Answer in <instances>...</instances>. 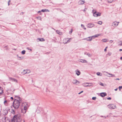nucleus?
<instances>
[{
    "label": "nucleus",
    "instance_id": "obj_22",
    "mask_svg": "<svg viewBox=\"0 0 122 122\" xmlns=\"http://www.w3.org/2000/svg\"><path fill=\"white\" fill-rule=\"evenodd\" d=\"M11 113L13 114H15V110H14L13 109H12L11 110Z\"/></svg>",
    "mask_w": 122,
    "mask_h": 122
},
{
    "label": "nucleus",
    "instance_id": "obj_49",
    "mask_svg": "<svg viewBox=\"0 0 122 122\" xmlns=\"http://www.w3.org/2000/svg\"><path fill=\"white\" fill-rule=\"evenodd\" d=\"M26 49L28 50H29L30 49L29 47H27Z\"/></svg>",
    "mask_w": 122,
    "mask_h": 122
},
{
    "label": "nucleus",
    "instance_id": "obj_31",
    "mask_svg": "<svg viewBox=\"0 0 122 122\" xmlns=\"http://www.w3.org/2000/svg\"><path fill=\"white\" fill-rule=\"evenodd\" d=\"M25 71H26L24 70H23V71L22 72V73L23 75L25 74H24V73H25Z\"/></svg>",
    "mask_w": 122,
    "mask_h": 122
},
{
    "label": "nucleus",
    "instance_id": "obj_37",
    "mask_svg": "<svg viewBox=\"0 0 122 122\" xmlns=\"http://www.w3.org/2000/svg\"><path fill=\"white\" fill-rule=\"evenodd\" d=\"M122 88V86H119V89L120 91L121 90V89Z\"/></svg>",
    "mask_w": 122,
    "mask_h": 122
},
{
    "label": "nucleus",
    "instance_id": "obj_18",
    "mask_svg": "<svg viewBox=\"0 0 122 122\" xmlns=\"http://www.w3.org/2000/svg\"><path fill=\"white\" fill-rule=\"evenodd\" d=\"M99 36V34H97L96 35H94V36H92V38H94L97 37H98Z\"/></svg>",
    "mask_w": 122,
    "mask_h": 122
},
{
    "label": "nucleus",
    "instance_id": "obj_33",
    "mask_svg": "<svg viewBox=\"0 0 122 122\" xmlns=\"http://www.w3.org/2000/svg\"><path fill=\"white\" fill-rule=\"evenodd\" d=\"M96 99V97H93L92 98V99L93 100H95Z\"/></svg>",
    "mask_w": 122,
    "mask_h": 122
},
{
    "label": "nucleus",
    "instance_id": "obj_60",
    "mask_svg": "<svg viewBox=\"0 0 122 122\" xmlns=\"http://www.w3.org/2000/svg\"><path fill=\"white\" fill-rule=\"evenodd\" d=\"M29 50L31 51H32V50L31 49H30Z\"/></svg>",
    "mask_w": 122,
    "mask_h": 122
},
{
    "label": "nucleus",
    "instance_id": "obj_38",
    "mask_svg": "<svg viewBox=\"0 0 122 122\" xmlns=\"http://www.w3.org/2000/svg\"><path fill=\"white\" fill-rule=\"evenodd\" d=\"M87 55L89 57L91 56V54H90L87 53Z\"/></svg>",
    "mask_w": 122,
    "mask_h": 122
},
{
    "label": "nucleus",
    "instance_id": "obj_9",
    "mask_svg": "<svg viewBox=\"0 0 122 122\" xmlns=\"http://www.w3.org/2000/svg\"><path fill=\"white\" fill-rule=\"evenodd\" d=\"M8 112L7 110H3V114L4 115H6L8 114Z\"/></svg>",
    "mask_w": 122,
    "mask_h": 122
},
{
    "label": "nucleus",
    "instance_id": "obj_42",
    "mask_svg": "<svg viewBox=\"0 0 122 122\" xmlns=\"http://www.w3.org/2000/svg\"><path fill=\"white\" fill-rule=\"evenodd\" d=\"M81 27H83H83H84V26L83 25H82V24H81Z\"/></svg>",
    "mask_w": 122,
    "mask_h": 122
},
{
    "label": "nucleus",
    "instance_id": "obj_43",
    "mask_svg": "<svg viewBox=\"0 0 122 122\" xmlns=\"http://www.w3.org/2000/svg\"><path fill=\"white\" fill-rule=\"evenodd\" d=\"M83 92V91H81V92H79L78 93V94H81V93Z\"/></svg>",
    "mask_w": 122,
    "mask_h": 122
},
{
    "label": "nucleus",
    "instance_id": "obj_32",
    "mask_svg": "<svg viewBox=\"0 0 122 122\" xmlns=\"http://www.w3.org/2000/svg\"><path fill=\"white\" fill-rule=\"evenodd\" d=\"M102 22L101 21H99L97 22V24H98L101 25L102 24Z\"/></svg>",
    "mask_w": 122,
    "mask_h": 122
},
{
    "label": "nucleus",
    "instance_id": "obj_6",
    "mask_svg": "<svg viewBox=\"0 0 122 122\" xmlns=\"http://www.w3.org/2000/svg\"><path fill=\"white\" fill-rule=\"evenodd\" d=\"M94 26V25L92 23H89L87 25V27L89 28H91L93 27Z\"/></svg>",
    "mask_w": 122,
    "mask_h": 122
},
{
    "label": "nucleus",
    "instance_id": "obj_11",
    "mask_svg": "<svg viewBox=\"0 0 122 122\" xmlns=\"http://www.w3.org/2000/svg\"><path fill=\"white\" fill-rule=\"evenodd\" d=\"M85 2L82 0H80L79 1L78 4L79 5H82L84 4Z\"/></svg>",
    "mask_w": 122,
    "mask_h": 122
},
{
    "label": "nucleus",
    "instance_id": "obj_24",
    "mask_svg": "<svg viewBox=\"0 0 122 122\" xmlns=\"http://www.w3.org/2000/svg\"><path fill=\"white\" fill-rule=\"evenodd\" d=\"M30 72V70H26V71H25V72L24 73V74L29 73Z\"/></svg>",
    "mask_w": 122,
    "mask_h": 122
},
{
    "label": "nucleus",
    "instance_id": "obj_2",
    "mask_svg": "<svg viewBox=\"0 0 122 122\" xmlns=\"http://www.w3.org/2000/svg\"><path fill=\"white\" fill-rule=\"evenodd\" d=\"M21 116L19 114L15 115L11 119V122H21Z\"/></svg>",
    "mask_w": 122,
    "mask_h": 122
},
{
    "label": "nucleus",
    "instance_id": "obj_55",
    "mask_svg": "<svg viewBox=\"0 0 122 122\" xmlns=\"http://www.w3.org/2000/svg\"><path fill=\"white\" fill-rule=\"evenodd\" d=\"M23 12H21V13H20V15L22 14H23Z\"/></svg>",
    "mask_w": 122,
    "mask_h": 122
},
{
    "label": "nucleus",
    "instance_id": "obj_53",
    "mask_svg": "<svg viewBox=\"0 0 122 122\" xmlns=\"http://www.w3.org/2000/svg\"><path fill=\"white\" fill-rule=\"evenodd\" d=\"M72 30L71 29V31H69V33H71L72 32Z\"/></svg>",
    "mask_w": 122,
    "mask_h": 122
},
{
    "label": "nucleus",
    "instance_id": "obj_15",
    "mask_svg": "<svg viewBox=\"0 0 122 122\" xmlns=\"http://www.w3.org/2000/svg\"><path fill=\"white\" fill-rule=\"evenodd\" d=\"M67 39H65L63 40V42L65 44H66L68 43Z\"/></svg>",
    "mask_w": 122,
    "mask_h": 122
},
{
    "label": "nucleus",
    "instance_id": "obj_28",
    "mask_svg": "<svg viewBox=\"0 0 122 122\" xmlns=\"http://www.w3.org/2000/svg\"><path fill=\"white\" fill-rule=\"evenodd\" d=\"M25 51L24 50L21 51V54H25Z\"/></svg>",
    "mask_w": 122,
    "mask_h": 122
},
{
    "label": "nucleus",
    "instance_id": "obj_16",
    "mask_svg": "<svg viewBox=\"0 0 122 122\" xmlns=\"http://www.w3.org/2000/svg\"><path fill=\"white\" fill-rule=\"evenodd\" d=\"M37 40H38V41H45V39L42 38H38L37 39Z\"/></svg>",
    "mask_w": 122,
    "mask_h": 122
},
{
    "label": "nucleus",
    "instance_id": "obj_35",
    "mask_svg": "<svg viewBox=\"0 0 122 122\" xmlns=\"http://www.w3.org/2000/svg\"><path fill=\"white\" fill-rule=\"evenodd\" d=\"M36 112H37V113H39L40 112V111L39 109H38L36 111Z\"/></svg>",
    "mask_w": 122,
    "mask_h": 122
},
{
    "label": "nucleus",
    "instance_id": "obj_36",
    "mask_svg": "<svg viewBox=\"0 0 122 122\" xmlns=\"http://www.w3.org/2000/svg\"><path fill=\"white\" fill-rule=\"evenodd\" d=\"M112 1V0H108V2L109 3H111Z\"/></svg>",
    "mask_w": 122,
    "mask_h": 122
},
{
    "label": "nucleus",
    "instance_id": "obj_10",
    "mask_svg": "<svg viewBox=\"0 0 122 122\" xmlns=\"http://www.w3.org/2000/svg\"><path fill=\"white\" fill-rule=\"evenodd\" d=\"M107 94L105 92H102L100 93V96L103 97L105 96H106Z\"/></svg>",
    "mask_w": 122,
    "mask_h": 122
},
{
    "label": "nucleus",
    "instance_id": "obj_39",
    "mask_svg": "<svg viewBox=\"0 0 122 122\" xmlns=\"http://www.w3.org/2000/svg\"><path fill=\"white\" fill-rule=\"evenodd\" d=\"M10 99L11 100H14V98L12 97H10Z\"/></svg>",
    "mask_w": 122,
    "mask_h": 122
},
{
    "label": "nucleus",
    "instance_id": "obj_52",
    "mask_svg": "<svg viewBox=\"0 0 122 122\" xmlns=\"http://www.w3.org/2000/svg\"><path fill=\"white\" fill-rule=\"evenodd\" d=\"M115 80H119L120 79L119 78H117V79H116Z\"/></svg>",
    "mask_w": 122,
    "mask_h": 122
},
{
    "label": "nucleus",
    "instance_id": "obj_25",
    "mask_svg": "<svg viewBox=\"0 0 122 122\" xmlns=\"http://www.w3.org/2000/svg\"><path fill=\"white\" fill-rule=\"evenodd\" d=\"M17 56L18 58H19V59H18L19 60H21L23 59V57H19L18 56V55H17Z\"/></svg>",
    "mask_w": 122,
    "mask_h": 122
},
{
    "label": "nucleus",
    "instance_id": "obj_17",
    "mask_svg": "<svg viewBox=\"0 0 122 122\" xmlns=\"http://www.w3.org/2000/svg\"><path fill=\"white\" fill-rule=\"evenodd\" d=\"M27 109V108L25 106L24 107V112H23V113H26V110Z\"/></svg>",
    "mask_w": 122,
    "mask_h": 122
},
{
    "label": "nucleus",
    "instance_id": "obj_63",
    "mask_svg": "<svg viewBox=\"0 0 122 122\" xmlns=\"http://www.w3.org/2000/svg\"><path fill=\"white\" fill-rule=\"evenodd\" d=\"M7 47V46H5V47Z\"/></svg>",
    "mask_w": 122,
    "mask_h": 122
},
{
    "label": "nucleus",
    "instance_id": "obj_62",
    "mask_svg": "<svg viewBox=\"0 0 122 122\" xmlns=\"http://www.w3.org/2000/svg\"><path fill=\"white\" fill-rule=\"evenodd\" d=\"M14 50H16V49H13Z\"/></svg>",
    "mask_w": 122,
    "mask_h": 122
},
{
    "label": "nucleus",
    "instance_id": "obj_64",
    "mask_svg": "<svg viewBox=\"0 0 122 122\" xmlns=\"http://www.w3.org/2000/svg\"><path fill=\"white\" fill-rule=\"evenodd\" d=\"M8 5H10V4L9 3H8Z\"/></svg>",
    "mask_w": 122,
    "mask_h": 122
},
{
    "label": "nucleus",
    "instance_id": "obj_29",
    "mask_svg": "<svg viewBox=\"0 0 122 122\" xmlns=\"http://www.w3.org/2000/svg\"><path fill=\"white\" fill-rule=\"evenodd\" d=\"M107 39H102V41L103 42H105L107 41Z\"/></svg>",
    "mask_w": 122,
    "mask_h": 122
},
{
    "label": "nucleus",
    "instance_id": "obj_41",
    "mask_svg": "<svg viewBox=\"0 0 122 122\" xmlns=\"http://www.w3.org/2000/svg\"><path fill=\"white\" fill-rule=\"evenodd\" d=\"M101 117H104V118H106V117L105 116H101Z\"/></svg>",
    "mask_w": 122,
    "mask_h": 122
},
{
    "label": "nucleus",
    "instance_id": "obj_54",
    "mask_svg": "<svg viewBox=\"0 0 122 122\" xmlns=\"http://www.w3.org/2000/svg\"><path fill=\"white\" fill-rule=\"evenodd\" d=\"M117 88L116 89H115V90L116 91H117Z\"/></svg>",
    "mask_w": 122,
    "mask_h": 122
},
{
    "label": "nucleus",
    "instance_id": "obj_45",
    "mask_svg": "<svg viewBox=\"0 0 122 122\" xmlns=\"http://www.w3.org/2000/svg\"><path fill=\"white\" fill-rule=\"evenodd\" d=\"M41 12V11H40V10H39V11L37 13H38V14H39V13H40Z\"/></svg>",
    "mask_w": 122,
    "mask_h": 122
},
{
    "label": "nucleus",
    "instance_id": "obj_44",
    "mask_svg": "<svg viewBox=\"0 0 122 122\" xmlns=\"http://www.w3.org/2000/svg\"><path fill=\"white\" fill-rule=\"evenodd\" d=\"M86 8H85L84 9V10H83V11L84 12H85L86 11Z\"/></svg>",
    "mask_w": 122,
    "mask_h": 122
},
{
    "label": "nucleus",
    "instance_id": "obj_19",
    "mask_svg": "<svg viewBox=\"0 0 122 122\" xmlns=\"http://www.w3.org/2000/svg\"><path fill=\"white\" fill-rule=\"evenodd\" d=\"M41 11L42 12H45L49 11L47 9H42L41 10Z\"/></svg>",
    "mask_w": 122,
    "mask_h": 122
},
{
    "label": "nucleus",
    "instance_id": "obj_1",
    "mask_svg": "<svg viewBox=\"0 0 122 122\" xmlns=\"http://www.w3.org/2000/svg\"><path fill=\"white\" fill-rule=\"evenodd\" d=\"M18 98L19 100L15 99L13 103L12 106L15 109H17L19 108L20 103L21 102V98L20 97H19Z\"/></svg>",
    "mask_w": 122,
    "mask_h": 122
},
{
    "label": "nucleus",
    "instance_id": "obj_5",
    "mask_svg": "<svg viewBox=\"0 0 122 122\" xmlns=\"http://www.w3.org/2000/svg\"><path fill=\"white\" fill-rule=\"evenodd\" d=\"M119 23V22H117L116 21L113 22L112 24V26L113 27L117 26Z\"/></svg>",
    "mask_w": 122,
    "mask_h": 122
},
{
    "label": "nucleus",
    "instance_id": "obj_51",
    "mask_svg": "<svg viewBox=\"0 0 122 122\" xmlns=\"http://www.w3.org/2000/svg\"><path fill=\"white\" fill-rule=\"evenodd\" d=\"M119 51H122V49H120L119 50Z\"/></svg>",
    "mask_w": 122,
    "mask_h": 122
},
{
    "label": "nucleus",
    "instance_id": "obj_4",
    "mask_svg": "<svg viewBox=\"0 0 122 122\" xmlns=\"http://www.w3.org/2000/svg\"><path fill=\"white\" fill-rule=\"evenodd\" d=\"M110 109H115L116 108V105L113 104H109L107 106Z\"/></svg>",
    "mask_w": 122,
    "mask_h": 122
},
{
    "label": "nucleus",
    "instance_id": "obj_27",
    "mask_svg": "<svg viewBox=\"0 0 122 122\" xmlns=\"http://www.w3.org/2000/svg\"><path fill=\"white\" fill-rule=\"evenodd\" d=\"M119 45L122 46V41H121L118 42Z\"/></svg>",
    "mask_w": 122,
    "mask_h": 122
},
{
    "label": "nucleus",
    "instance_id": "obj_57",
    "mask_svg": "<svg viewBox=\"0 0 122 122\" xmlns=\"http://www.w3.org/2000/svg\"><path fill=\"white\" fill-rule=\"evenodd\" d=\"M52 29H53L54 30H56L55 29H54V28H52Z\"/></svg>",
    "mask_w": 122,
    "mask_h": 122
},
{
    "label": "nucleus",
    "instance_id": "obj_58",
    "mask_svg": "<svg viewBox=\"0 0 122 122\" xmlns=\"http://www.w3.org/2000/svg\"><path fill=\"white\" fill-rule=\"evenodd\" d=\"M120 59L122 60V57H121L120 58Z\"/></svg>",
    "mask_w": 122,
    "mask_h": 122
},
{
    "label": "nucleus",
    "instance_id": "obj_13",
    "mask_svg": "<svg viewBox=\"0 0 122 122\" xmlns=\"http://www.w3.org/2000/svg\"><path fill=\"white\" fill-rule=\"evenodd\" d=\"M76 71V73L77 76H78L80 75L81 72L79 70H77V71Z\"/></svg>",
    "mask_w": 122,
    "mask_h": 122
},
{
    "label": "nucleus",
    "instance_id": "obj_7",
    "mask_svg": "<svg viewBox=\"0 0 122 122\" xmlns=\"http://www.w3.org/2000/svg\"><path fill=\"white\" fill-rule=\"evenodd\" d=\"M92 37H88L84 38L83 39V40H86L87 41H91L92 40Z\"/></svg>",
    "mask_w": 122,
    "mask_h": 122
},
{
    "label": "nucleus",
    "instance_id": "obj_8",
    "mask_svg": "<svg viewBox=\"0 0 122 122\" xmlns=\"http://www.w3.org/2000/svg\"><path fill=\"white\" fill-rule=\"evenodd\" d=\"M9 79L10 80L12 81L16 82V83H17L18 82L17 80L11 77H9Z\"/></svg>",
    "mask_w": 122,
    "mask_h": 122
},
{
    "label": "nucleus",
    "instance_id": "obj_21",
    "mask_svg": "<svg viewBox=\"0 0 122 122\" xmlns=\"http://www.w3.org/2000/svg\"><path fill=\"white\" fill-rule=\"evenodd\" d=\"M96 74L98 76H102V73L99 72H97Z\"/></svg>",
    "mask_w": 122,
    "mask_h": 122
},
{
    "label": "nucleus",
    "instance_id": "obj_50",
    "mask_svg": "<svg viewBox=\"0 0 122 122\" xmlns=\"http://www.w3.org/2000/svg\"><path fill=\"white\" fill-rule=\"evenodd\" d=\"M104 51L105 52H106L107 51V49H106V48H105L104 50Z\"/></svg>",
    "mask_w": 122,
    "mask_h": 122
},
{
    "label": "nucleus",
    "instance_id": "obj_14",
    "mask_svg": "<svg viewBox=\"0 0 122 122\" xmlns=\"http://www.w3.org/2000/svg\"><path fill=\"white\" fill-rule=\"evenodd\" d=\"M72 82L74 84H76V83H79L80 82L76 80H73Z\"/></svg>",
    "mask_w": 122,
    "mask_h": 122
},
{
    "label": "nucleus",
    "instance_id": "obj_59",
    "mask_svg": "<svg viewBox=\"0 0 122 122\" xmlns=\"http://www.w3.org/2000/svg\"><path fill=\"white\" fill-rule=\"evenodd\" d=\"M83 28L84 30H86V28H85L84 27H83Z\"/></svg>",
    "mask_w": 122,
    "mask_h": 122
},
{
    "label": "nucleus",
    "instance_id": "obj_23",
    "mask_svg": "<svg viewBox=\"0 0 122 122\" xmlns=\"http://www.w3.org/2000/svg\"><path fill=\"white\" fill-rule=\"evenodd\" d=\"M109 75H111V76H108L109 77H115V75H114L110 73H108Z\"/></svg>",
    "mask_w": 122,
    "mask_h": 122
},
{
    "label": "nucleus",
    "instance_id": "obj_26",
    "mask_svg": "<svg viewBox=\"0 0 122 122\" xmlns=\"http://www.w3.org/2000/svg\"><path fill=\"white\" fill-rule=\"evenodd\" d=\"M36 18L38 20H41V18L40 16H38L36 17Z\"/></svg>",
    "mask_w": 122,
    "mask_h": 122
},
{
    "label": "nucleus",
    "instance_id": "obj_48",
    "mask_svg": "<svg viewBox=\"0 0 122 122\" xmlns=\"http://www.w3.org/2000/svg\"><path fill=\"white\" fill-rule=\"evenodd\" d=\"M113 42V41L112 40H110V43H112Z\"/></svg>",
    "mask_w": 122,
    "mask_h": 122
},
{
    "label": "nucleus",
    "instance_id": "obj_12",
    "mask_svg": "<svg viewBox=\"0 0 122 122\" xmlns=\"http://www.w3.org/2000/svg\"><path fill=\"white\" fill-rule=\"evenodd\" d=\"M80 62L83 63H87V61L84 59H81L80 60Z\"/></svg>",
    "mask_w": 122,
    "mask_h": 122
},
{
    "label": "nucleus",
    "instance_id": "obj_20",
    "mask_svg": "<svg viewBox=\"0 0 122 122\" xmlns=\"http://www.w3.org/2000/svg\"><path fill=\"white\" fill-rule=\"evenodd\" d=\"M56 32L57 34H58L59 35H61L62 34V33L60 32L59 30H56Z\"/></svg>",
    "mask_w": 122,
    "mask_h": 122
},
{
    "label": "nucleus",
    "instance_id": "obj_61",
    "mask_svg": "<svg viewBox=\"0 0 122 122\" xmlns=\"http://www.w3.org/2000/svg\"><path fill=\"white\" fill-rule=\"evenodd\" d=\"M23 122H25V120H24H24L23 121Z\"/></svg>",
    "mask_w": 122,
    "mask_h": 122
},
{
    "label": "nucleus",
    "instance_id": "obj_47",
    "mask_svg": "<svg viewBox=\"0 0 122 122\" xmlns=\"http://www.w3.org/2000/svg\"><path fill=\"white\" fill-rule=\"evenodd\" d=\"M7 102V101L6 100H5V101H4V103H6Z\"/></svg>",
    "mask_w": 122,
    "mask_h": 122
},
{
    "label": "nucleus",
    "instance_id": "obj_46",
    "mask_svg": "<svg viewBox=\"0 0 122 122\" xmlns=\"http://www.w3.org/2000/svg\"><path fill=\"white\" fill-rule=\"evenodd\" d=\"M3 90H1V92H0V95H1L2 94V92H3Z\"/></svg>",
    "mask_w": 122,
    "mask_h": 122
},
{
    "label": "nucleus",
    "instance_id": "obj_40",
    "mask_svg": "<svg viewBox=\"0 0 122 122\" xmlns=\"http://www.w3.org/2000/svg\"><path fill=\"white\" fill-rule=\"evenodd\" d=\"M107 99L108 100H111V97H108L107 98Z\"/></svg>",
    "mask_w": 122,
    "mask_h": 122
},
{
    "label": "nucleus",
    "instance_id": "obj_30",
    "mask_svg": "<svg viewBox=\"0 0 122 122\" xmlns=\"http://www.w3.org/2000/svg\"><path fill=\"white\" fill-rule=\"evenodd\" d=\"M67 41H68V42L69 43L70 41H71L72 39V38H70L69 39V38H67Z\"/></svg>",
    "mask_w": 122,
    "mask_h": 122
},
{
    "label": "nucleus",
    "instance_id": "obj_34",
    "mask_svg": "<svg viewBox=\"0 0 122 122\" xmlns=\"http://www.w3.org/2000/svg\"><path fill=\"white\" fill-rule=\"evenodd\" d=\"M99 84L101 86H104L103 84L101 82H100V83H99Z\"/></svg>",
    "mask_w": 122,
    "mask_h": 122
},
{
    "label": "nucleus",
    "instance_id": "obj_3",
    "mask_svg": "<svg viewBox=\"0 0 122 122\" xmlns=\"http://www.w3.org/2000/svg\"><path fill=\"white\" fill-rule=\"evenodd\" d=\"M94 10H92V12H93V15L95 17H97L98 16H100L101 15V13L100 12H98L95 11L94 12H93Z\"/></svg>",
    "mask_w": 122,
    "mask_h": 122
},
{
    "label": "nucleus",
    "instance_id": "obj_56",
    "mask_svg": "<svg viewBox=\"0 0 122 122\" xmlns=\"http://www.w3.org/2000/svg\"><path fill=\"white\" fill-rule=\"evenodd\" d=\"M10 0H9L8 2V3H9V2H10Z\"/></svg>",
    "mask_w": 122,
    "mask_h": 122
}]
</instances>
